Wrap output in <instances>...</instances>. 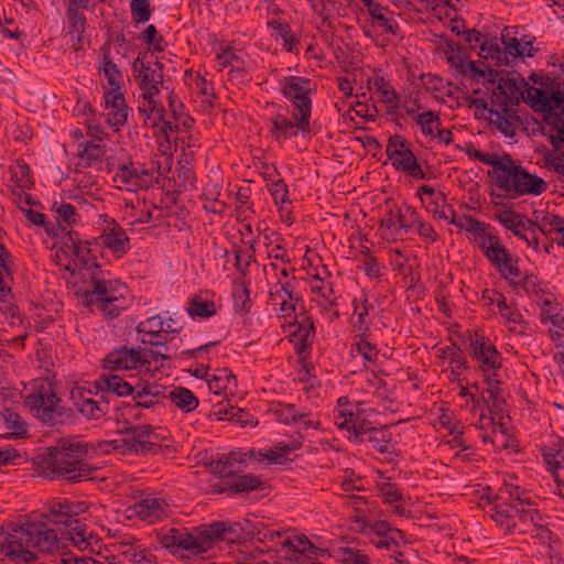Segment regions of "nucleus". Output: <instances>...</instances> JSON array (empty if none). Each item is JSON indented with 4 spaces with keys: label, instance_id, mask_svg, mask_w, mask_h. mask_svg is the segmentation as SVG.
I'll return each instance as SVG.
<instances>
[{
    "label": "nucleus",
    "instance_id": "obj_54",
    "mask_svg": "<svg viewBox=\"0 0 564 564\" xmlns=\"http://www.w3.org/2000/svg\"><path fill=\"white\" fill-rule=\"evenodd\" d=\"M230 490L242 494L250 492L262 488V481L259 477L252 475H238L228 481Z\"/></svg>",
    "mask_w": 564,
    "mask_h": 564
},
{
    "label": "nucleus",
    "instance_id": "obj_1",
    "mask_svg": "<svg viewBox=\"0 0 564 564\" xmlns=\"http://www.w3.org/2000/svg\"><path fill=\"white\" fill-rule=\"evenodd\" d=\"M65 231L61 251L68 258L65 270L79 280L84 286V299L87 304L94 301L112 300V296L127 295L128 288L118 280H111L110 273L102 270L95 256L91 254L89 242L83 241L76 231Z\"/></svg>",
    "mask_w": 564,
    "mask_h": 564
},
{
    "label": "nucleus",
    "instance_id": "obj_32",
    "mask_svg": "<svg viewBox=\"0 0 564 564\" xmlns=\"http://www.w3.org/2000/svg\"><path fill=\"white\" fill-rule=\"evenodd\" d=\"M267 26L271 31V37L276 42L281 41L282 46L286 52L297 53L300 39L295 35L286 21L273 17L268 19Z\"/></svg>",
    "mask_w": 564,
    "mask_h": 564
},
{
    "label": "nucleus",
    "instance_id": "obj_27",
    "mask_svg": "<svg viewBox=\"0 0 564 564\" xmlns=\"http://www.w3.org/2000/svg\"><path fill=\"white\" fill-rule=\"evenodd\" d=\"M495 219L514 236L524 240L528 245H531L528 231L534 228L535 224L525 216L512 209H499L495 214Z\"/></svg>",
    "mask_w": 564,
    "mask_h": 564
},
{
    "label": "nucleus",
    "instance_id": "obj_58",
    "mask_svg": "<svg viewBox=\"0 0 564 564\" xmlns=\"http://www.w3.org/2000/svg\"><path fill=\"white\" fill-rule=\"evenodd\" d=\"M218 414L220 415L221 420L234 421L241 426H254L257 424L253 416L243 409L234 406H229V409H227L224 406L218 410Z\"/></svg>",
    "mask_w": 564,
    "mask_h": 564
},
{
    "label": "nucleus",
    "instance_id": "obj_24",
    "mask_svg": "<svg viewBox=\"0 0 564 564\" xmlns=\"http://www.w3.org/2000/svg\"><path fill=\"white\" fill-rule=\"evenodd\" d=\"M459 229L464 230L467 239L477 248L486 250L497 237H499L489 224L480 221L479 219L468 216L459 224Z\"/></svg>",
    "mask_w": 564,
    "mask_h": 564
},
{
    "label": "nucleus",
    "instance_id": "obj_25",
    "mask_svg": "<svg viewBox=\"0 0 564 564\" xmlns=\"http://www.w3.org/2000/svg\"><path fill=\"white\" fill-rule=\"evenodd\" d=\"M367 86L370 91L379 95V100L386 105L388 113L395 112L400 104V95L381 69H373L372 75L367 79Z\"/></svg>",
    "mask_w": 564,
    "mask_h": 564
},
{
    "label": "nucleus",
    "instance_id": "obj_44",
    "mask_svg": "<svg viewBox=\"0 0 564 564\" xmlns=\"http://www.w3.org/2000/svg\"><path fill=\"white\" fill-rule=\"evenodd\" d=\"M543 459L550 473L556 478L564 477V440H560L556 446L545 449Z\"/></svg>",
    "mask_w": 564,
    "mask_h": 564
},
{
    "label": "nucleus",
    "instance_id": "obj_23",
    "mask_svg": "<svg viewBox=\"0 0 564 564\" xmlns=\"http://www.w3.org/2000/svg\"><path fill=\"white\" fill-rule=\"evenodd\" d=\"M106 121L116 131L128 121L129 107L122 90H107L104 93Z\"/></svg>",
    "mask_w": 564,
    "mask_h": 564
},
{
    "label": "nucleus",
    "instance_id": "obj_18",
    "mask_svg": "<svg viewBox=\"0 0 564 564\" xmlns=\"http://www.w3.org/2000/svg\"><path fill=\"white\" fill-rule=\"evenodd\" d=\"M265 539L273 541L281 539L278 542L282 551H285V557L290 560L300 561V556L307 560H316L323 550L315 546L305 535L296 533H282L280 531H269L264 534Z\"/></svg>",
    "mask_w": 564,
    "mask_h": 564
},
{
    "label": "nucleus",
    "instance_id": "obj_48",
    "mask_svg": "<svg viewBox=\"0 0 564 564\" xmlns=\"http://www.w3.org/2000/svg\"><path fill=\"white\" fill-rule=\"evenodd\" d=\"M508 53L506 46L501 48L496 41L486 39L478 54L481 58L496 61L497 66H508L510 65Z\"/></svg>",
    "mask_w": 564,
    "mask_h": 564
},
{
    "label": "nucleus",
    "instance_id": "obj_63",
    "mask_svg": "<svg viewBox=\"0 0 564 564\" xmlns=\"http://www.w3.org/2000/svg\"><path fill=\"white\" fill-rule=\"evenodd\" d=\"M52 210L56 214L57 220L65 224L67 227L75 225L79 218L76 208L64 200L54 202Z\"/></svg>",
    "mask_w": 564,
    "mask_h": 564
},
{
    "label": "nucleus",
    "instance_id": "obj_53",
    "mask_svg": "<svg viewBox=\"0 0 564 564\" xmlns=\"http://www.w3.org/2000/svg\"><path fill=\"white\" fill-rule=\"evenodd\" d=\"M334 557L339 564H371L369 556L355 547H338L334 551Z\"/></svg>",
    "mask_w": 564,
    "mask_h": 564
},
{
    "label": "nucleus",
    "instance_id": "obj_17",
    "mask_svg": "<svg viewBox=\"0 0 564 564\" xmlns=\"http://www.w3.org/2000/svg\"><path fill=\"white\" fill-rule=\"evenodd\" d=\"M269 135L276 142H283L288 139L305 135L311 132V118L291 112V117L283 112H276L270 120Z\"/></svg>",
    "mask_w": 564,
    "mask_h": 564
},
{
    "label": "nucleus",
    "instance_id": "obj_6",
    "mask_svg": "<svg viewBox=\"0 0 564 564\" xmlns=\"http://www.w3.org/2000/svg\"><path fill=\"white\" fill-rule=\"evenodd\" d=\"M88 447L80 442L63 441L48 448L42 476L72 484L94 478L95 468L86 460Z\"/></svg>",
    "mask_w": 564,
    "mask_h": 564
},
{
    "label": "nucleus",
    "instance_id": "obj_47",
    "mask_svg": "<svg viewBox=\"0 0 564 564\" xmlns=\"http://www.w3.org/2000/svg\"><path fill=\"white\" fill-rule=\"evenodd\" d=\"M94 308L100 312L104 317L113 319L129 306L127 295L112 296V300L94 301Z\"/></svg>",
    "mask_w": 564,
    "mask_h": 564
},
{
    "label": "nucleus",
    "instance_id": "obj_38",
    "mask_svg": "<svg viewBox=\"0 0 564 564\" xmlns=\"http://www.w3.org/2000/svg\"><path fill=\"white\" fill-rule=\"evenodd\" d=\"M484 382L488 386L485 390L488 397L482 395L481 401L488 403V408L490 413L498 414L502 412L505 405V398L501 394V390L499 384L501 383L500 375L499 376H489L486 375V379Z\"/></svg>",
    "mask_w": 564,
    "mask_h": 564
},
{
    "label": "nucleus",
    "instance_id": "obj_7",
    "mask_svg": "<svg viewBox=\"0 0 564 564\" xmlns=\"http://www.w3.org/2000/svg\"><path fill=\"white\" fill-rule=\"evenodd\" d=\"M23 405L33 417L48 426L65 423L72 410L63 404L55 383L48 378H36L24 384Z\"/></svg>",
    "mask_w": 564,
    "mask_h": 564
},
{
    "label": "nucleus",
    "instance_id": "obj_12",
    "mask_svg": "<svg viewBox=\"0 0 564 564\" xmlns=\"http://www.w3.org/2000/svg\"><path fill=\"white\" fill-rule=\"evenodd\" d=\"M352 523L354 530L367 536L377 549L395 551L403 540V532L384 520L372 521L366 516H355Z\"/></svg>",
    "mask_w": 564,
    "mask_h": 564
},
{
    "label": "nucleus",
    "instance_id": "obj_29",
    "mask_svg": "<svg viewBox=\"0 0 564 564\" xmlns=\"http://www.w3.org/2000/svg\"><path fill=\"white\" fill-rule=\"evenodd\" d=\"M367 9L368 14L373 20L382 33L398 35L399 24L394 18V13L387 7H383L375 0H359Z\"/></svg>",
    "mask_w": 564,
    "mask_h": 564
},
{
    "label": "nucleus",
    "instance_id": "obj_3",
    "mask_svg": "<svg viewBox=\"0 0 564 564\" xmlns=\"http://www.w3.org/2000/svg\"><path fill=\"white\" fill-rule=\"evenodd\" d=\"M243 538L240 523L213 521L193 528H170L159 534V543L172 554L184 551L188 556H199L220 542L235 543Z\"/></svg>",
    "mask_w": 564,
    "mask_h": 564
},
{
    "label": "nucleus",
    "instance_id": "obj_2",
    "mask_svg": "<svg viewBox=\"0 0 564 564\" xmlns=\"http://www.w3.org/2000/svg\"><path fill=\"white\" fill-rule=\"evenodd\" d=\"M486 513L497 528L508 534H525L534 528H543L542 514L535 508L531 492L522 488L516 478L505 481Z\"/></svg>",
    "mask_w": 564,
    "mask_h": 564
},
{
    "label": "nucleus",
    "instance_id": "obj_52",
    "mask_svg": "<svg viewBox=\"0 0 564 564\" xmlns=\"http://www.w3.org/2000/svg\"><path fill=\"white\" fill-rule=\"evenodd\" d=\"M414 121L425 137L430 138V140L435 139V132L441 127V119L437 113L433 111H424L417 113L414 117Z\"/></svg>",
    "mask_w": 564,
    "mask_h": 564
},
{
    "label": "nucleus",
    "instance_id": "obj_37",
    "mask_svg": "<svg viewBox=\"0 0 564 564\" xmlns=\"http://www.w3.org/2000/svg\"><path fill=\"white\" fill-rule=\"evenodd\" d=\"M294 349L296 354L305 352L313 344L315 327L311 317L304 316L293 330Z\"/></svg>",
    "mask_w": 564,
    "mask_h": 564
},
{
    "label": "nucleus",
    "instance_id": "obj_55",
    "mask_svg": "<svg viewBox=\"0 0 564 564\" xmlns=\"http://www.w3.org/2000/svg\"><path fill=\"white\" fill-rule=\"evenodd\" d=\"M149 397L158 404L165 398L166 388L155 382H144L135 386L133 398L142 399Z\"/></svg>",
    "mask_w": 564,
    "mask_h": 564
},
{
    "label": "nucleus",
    "instance_id": "obj_46",
    "mask_svg": "<svg viewBox=\"0 0 564 564\" xmlns=\"http://www.w3.org/2000/svg\"><path fill=\"white\" fill-rule=\"evenodd\" d=\"M451 360L448 367L443 369L451 383L460 384L464 380L463 373L468 369L466 356L462 349H452Z\"/></svg>",
    "mask_w": 564,
    "mask_h": 564
},
{
    "label": "nucleus",
    "instance_id": "obj_56",
    "mask_svg": "<svg viewBox=\"0 0 564 564\" xmlns=\"http://www.w3.org/2000/svg\"><path fill=\"white\" fill-rule=\"evenodd\" d=\"M48 521L53 524L70 527L74 520L67 518V499L53 500L48 508Z\"/></svg>",
    "mask_w": 564,
    "mask_h": 564
},
{
    "label": "nucleus",
    "instance_id": "obj_41",
    "mask_svg": "<svg viewBox=\"0 0 564 564\" xmlns=\"http://www.w3.org/2000/svg\"><path fill=\"white\" fill-rule=\"evenodd\" d=\"M377 488L382 501L392 506L394 513L400 516L404 513V507L399 503L403 501L404 495L395 484H391L388 479H384L383 481L378 482Z\"/></svg>",
    "mask_w": 564,
    "mask_h": 564
},
{
    "label": "nucleus",
    "instance_id": "obj_8",
    "mask_svg": "<svg viewBox=\"0 0 564 564\" xmlns=\"http://www.w3.org/2000/svg\"><path fill=\"white\" fill-rule=\"evenodd\" d=\"M160 354L149 351L144 346L121 345L110 350L102 360V367L110 371H134L137 375L154 377L166 365Z\"/></svg>",
    "mask_w": 564,
    "mask_h": 564
},
{
    "label": "nucleus",
    "instance_id": "obj_57",
    "mask_svg": "<svg viewBox=\"0 0 564 564\" xmlns=\"http://www.w3.org/2000/svg\"><path fill=\"white\" fill-rule=\"evenodd\" d=\"M310 286L313 293L322 296L326 301L327 306L332 307L337 305V299L333 297V284L322 279L319 274H316L311 279Z\"/></svg>",
    "mask_w": 564,
    "mask_h": 564
},
{
    "label": "nucleus",
    "instance_id": "obj_36",
    "mask_svg": "<svg viewBox=\"0 0 564 564\" xmlns=\"http://www.w3.org/2000/svg\"><path fill=\"white\" fill-rule=\"evenodd\" d=\"M303 444V437H299L290 442H279L265 453L260 452V456L267 459L269 464L281 465L289 459V455L299 449Z\"/></svg>",
    "mask_w": 564,
    "mask_h": 564
},
{
    "label": "nucleus",
    "instance_id": "obj_49",
    "mask_svg": "<svg viewBox=\"0 0 564 564\" xmlns=\"http://www.w3.org/2000/svg\"><path fill=\"white\" fill-rule=\"evenodd\" d=\"M68 20V34L70 36L72 45L75 50H80L83 46V34L86 30L87 20L83 12L66 13Z\"/></svg>",
    "mask_w": 564,
    "mask_h": 564
},
{
    "label": "nucleus",
    "instance_id": "obj_64",
    "mask_svg": "<svg viewBox=\"0 0 564 564\" xmlns=\"http://www.w3.org/2000/svg\"><path fill=\"white\" fill-rule=\"evenodd\" d=\"M535 226L544 235L555 232L558 237L564 230V218L546 213L541 218L538 217Z\"/></svg>",
    "mask_w": 564,
    "mask_h": 564
},
{
    "label": "nucleus",
    "instance_id": "obj_22",
    "mask_svg": "<svg viewBox=\"0 0 564 564\" xmlns=\"http://www.w3.org/2000/svg\"><path fill=\"white\" fill-rule=\"evenodd\" d=\"M370 411L359 408L354 412L339 413L343 420L338 423V429L348 433L347 438L356 444L366 442V436L376 426L369 420Z\"/></svg>",
    "mask_w": 564,
    "mask_h": 564
},
{
    "label": "nucleus",
    "instance_id": "obj_20",
    "mask_svg": "<svg viewBox=\"0 0 564 564\" xmlns=\"http://www.w3.org/2000/svg\"><path fill=\"white\" fill-rule=\"evenodd\" d=\"M70 399L76 410L87 420H100L109 412V401L102 393L75 387L70 391Z\"/></svg>",
    "mask_w": 564,
    "mask_h": 564
},
{
    "label": "nucleus",
    "instance_id": "obj_60",
    "mask_svg": "<svg viewBox=\"0 0 564 564\" xmlns=\"http://www.w3.org/2000/svg\"><path fill=\"white\" fill-rule=\"evenodd\" d=\"M498 312L502 318L506 319L509 330L523 334L525 333V322L522 314L506 303V308H498Z\"/></svg>",
    "mask_w": 564,
    "mask_h": 564
},
{
    "label": "nucleus",
    "instance_id": "obj_26",
    "mask_svg": "<svg viewBox=\"0 0 564 564\" xmlns=\"http://www.w3.org/2000/svg\"><path fill=\"white\" fill-rule=\"evenodd\" d=\"M272 413L279 422L288 425L295 424L302 430L319 429V421L311 412L299 411L291 403H278L272 408Z\"/></svg>",
    "mask_w": 564,
    "mask_h": 564
},
{
    "label": "nucleus",
    "instance_id": "obj_40",
    "mask_svg": "<svg viewBox=\"0 0 564 564\" xmlns=\"http://www.w3.org/2000/svg\"><path fill=\"white\" fill-rule=\"evenodd\" d=\"M97 387L104 392H110L117 394L118 397H127L134 394L135 387H132L129 382H127L123 378L117 375L104 376L97 381Z\"/></svg>",
    "mask_w": 564,
    "mask_h": 564
},
{
    "label": "nucleus",
    "instance_id": "obj_21",
    "mask_svg": "<svg viewBox=\"0 0 564 564\" xmlns=\"http://www.w3.org/2000/svg\"><path fill=\"white\" fill-rule=\"evenodd\" d=\"M124 512L127 518L137 517L148 523H155L169 517L171 510L169 502L164 498L149 494L135 501Z\"/></svg>",
    "mask_w": 564,
    "mask_h": 564
},
{
    "label": "nucleus",
    "instance_id": "obj_33",
    "mask_svg": "<svg viewBox=\"0 0 564 564\" xmlns=\"http://www.w3.org/2000/svg\"><path fill=\"white\" fill-rule=\"evenodd\" d=\"M532 36H521L520 39L516 36H509L508 34H502L501 41L507 48L510 64L516 62L517 58L532 57L536 52V48L533 45Z\"/></svg>",
    "mask_w": 564,
    "mask_h": 564
},
{
    "label": "nucleus",
    "instance_id": "obj_30",
    "mask_svg": "<svg viewBox=\"0 0 564 564\" xmlns=\"http://www.w3.org/2000/svg\"><path fill=\"white\" fill-rule=\"evenodd\" d=\"M98 69L107 78L110 86L109 90H121L123 85V75L113 62L109 42L102 44L99 50Z\"/></svg>",
    "mask_w": 564,
    "mask_h": 564
},
{
    "label": "nucleus",
    "instance_id": "obj_28",
    "mask_svg": "<svg viewBox=\"0 0 564 564\" xmlns=\"http://www.w3.org/2000/svg\"><path fill=\"white\" fill-rule=\"evenodd\" d=\"M416 210L409 205L394 206L387 210L381 225L395 231L409 232L415 226Z\"/></svg>",
    "mask_w": 564,
    "mask_h": 564
},
{
    "label": "nucleus",
    "instance_id": "obj_42",
    "mask_svg": "<svg viewBox=\"0 0 564 564\" xmlns=\"http://www.w3.org/2000/svg\"><path fill=\"white\" fill-rule=\"evenodd\" d=\"M167 399L182 412L189 413L197 409L199 400L187 388L174 387L167 393Z\"/></svg>",
    "mask_w": 564,
    "mask_h": 564
},
{
    "label": "nucleus",
    "instance_id": "obj_61",
    "mask_svg": "<svg viewBox=\"0 0 564 564\" xmlns=\"http://www.w3.org/2000/svg\"><path fill=\"white\" fill-rule=\"evenodd\" d=\"M510 110L507 107L489 110V120L507 137L513 135L514 128L510 121Z\"/></svg>",
    "mask_w": 564,
    "mask_h": 564
},
{
    "label": "nucleus",
    "instance_id": "obj_10",
    "mask_svg": "<svg viewBox=\"0 0 564 564\" xmlns=\"http://www.w3.org/2000/svg\"><path fill=\"white\" fill-rule=\"evenodd\" d=\"M163 437L158 429L151 425H137L121 430L117 437L107 442L111 449L122 454L156 453Z\"/></svg>",
    "mask_w": 564,
    "mask_h": 564
},
{
    "label": "nucleus",
    "instance_id": "obj_35",
    "mask_svg": "<svg viewBox=\"0 0 564 564\" xmlns=\"http://www.w3.org/2000/svg\"><path fill=\"white\" fill-rule=\"evenodd\" d=\"M67 528L68 538L66 539L79 551H87L99 542L98 536L88 530L85 524L80 523L79 520H74L73 524Z\"/></svg>",
    "mask_w": 564,
    "mask_h": 564
},
{
    "label": "nucleus",
    "instance_id": "obj_19",
    "mask_svg": "<svg viewBox=\"0 0 564 564\" xmlns=\"http://www.w3.org/2000/svg\"><path fill=\"white\" fill-rule=\"evenodd\" d=\"M269 301L278 317H292L297 303L301 302L300 295L295 292V278L285 281L279 279L270 288Z\"/></svg>",
    "mask_w": 564,
    "mask_h": 564
},
{
    "label": "nucleus",
    "instance_id": "obj_9",
    "mask_svg": "<svg viewBox=\"0 0 564 564\" xmlns=\"http://www.w3.org/2000/svg\"><path fill=\"white\" fill-rule=\"evenodd\" d=\"M496 184L509 198L539 196L547 189V183L542 177L516 164L510 155L502 156Z\"/></svg>",
    "mask_w": 564,
    "mask_h": 564
},
{
    "label": "nucleus",
    "instance_id": "obj_43",
    "mask_svg": "<svg viewBox=\"0 0 564 564\" xmlns=\"http://www.w3.org/2000/svg\"><path fill=\"white\" fill-rule=\"evenodd\" d=\"M488 262L501 274L506 280L516 282L520 278V270L518 268V259L514 258L510 251L505 256H498L488 260Z\"/></svg>",
    "mask_w": 564,
    "mask_h": 564
},
{
    "label": "nucleus",
    "instance_id": "obj_62",
    "mask_svg": "<svg viewBox=\"0 0 564 564\" xmlns=\"http://www.w3.org/2000/svg\"><path fill=\"white\" fill-rule=\"evenodd\" d=\"M447 61L462 75H475L479 77L485 76V72L479 69L473 61H467L458 53H451L447 56Z\"/></svg>",
    "mask_w": 564,
    "mask_h": 564
},
{
    "label": "nucleus",
    "instance_id": "obj_51",
    "mask_svg": "<svg viewBox=\"0 0 564 564\" xmlns=\"http://www.w3.org/2000/svg\"><path fill=\"white\" fill-rule=\"evenodd\" d=\"M391 438L392 435L388 426H376L366 436V442L370 443L373 449L384 454L390 451Z\"/></svg>",
    "mask_w": 564,
    "mask_h": 564
},
{
    "label": "nucleus",
    "instance_id": "obj_31",
    "mask_svg": "<svg viewBox=\"0 0 564 564\" xmlns=\"http://www.w3.org/2000/svg\"><path fill=\"white\" fill-rule=\"evenodd\" d=\"M100 238L102 245L118 258L129 250V237L126 230L115 220L107 225Z\"/></svg>",
    "mask_w": 564,
    "mask_h": 564
},
{
    "label": "nucleus",
    "instance_id": "obj_14",
    "mask_svg": "<svg viewBox=\"0 0 564 564\" xmlns=\"http://www.w3.org/2000/svg\"><path fill=\"white\" fill-rule=\"evenodd\" d=\"M468 349L484 379L486 375L499 376L502 366L501 355L488 337L478 332L469 334Z\"/></svg>",
    "mask_w": 564,
    "mask_h": 564
},
{
    "label": "nucleus",
    "instance_id": "obj_39",
    "mask_svg": "<svg viewBox=\"0 0 564 564\" xmlns=\"http://www.w3.org/2000/svg\"><path fill=\"white\" fill-rule=\"evenodd\" d=\"M417 195L424 200L423 196H427L429 207L427 209L433 213L437 219H448V214L444 209L445 194L441 191H436L430 185H422L417 189Z\"/></svg>",
    "mask_w": 564,
    "mask_h": 564
},
{
    "label": "nucleus",
    "instance_id": "obj_15",
    "mask_svg": "<svg viewBox=\"0 0 564 564\" xmlns=\"http://www.w3.org/2000/svg\"><path fill=\"white\" fill-rule=\"evenodd\" d=\"M386 153L388 159L391 161L392 166L397 171L406 173L409 176L415 180L429 178L427 174L417 163V160L410 149L409 143L402 135L394 134L389 138L388 144L386 147Z\"/></svg>",
    "mask_w": 564,
    "mask_h": 564
},
{
    "label": "nucleus",
    "instance_id": "obj_16",
    "mask_svg": "<svg viewBox=\"0 0 564 564\" xmlns=\"http://www.w3.org/2000/svg\"><path fill=\"white\" fill-rule=\"evenodd\" d=\"M314 85L311 79L301 76H286L280 80V90L299 115L312 117V93Z\"/></svg>",
    "mask_w": 564,
    "mask_h": 564
},
{
    "label": "nucleus",
    "instance_id": "obj_13",
    "mask_svg": "<svg viewBox=\"0 0 564 564\" xmlns=\"http://www.w3.org/2000/svg\"><path fill=\"white\" fill-rule=\"evenodd\" d=\"M135 332L141 345L147 347L149 351L160 354L159 359L161 361L166 365L172 359L174 351L169 345L171 339H166L160 314L139 322Z\"/></svg>",
    "mask_w": 564,
    "mask_h": 564
},
{
    "label": "nucleus",
    "instance_id": "obj_5",
    "mask_svg": "<svg viewBox=\"0 0 564 564\" xmlns=\"http://www.w3.org/2000/svg\"><path fill=\"white\" fill-rule=\"evenodd\" d=\"M147 53H139L131 64L132 75L141 91L138 98V111L145 123L156 127L163 120L165 108L160 100L164 79V65L156 61H147Z\"/></svg>",
    "mask_w": 564,
    "mask_h": 564
},
{
    "label": "nucleus",
    "instance_id": "obj_4",
    "mask_svg": "<svg viewBox=\"0 0 564 564\" xmlns=\"http://www.w3.org/2000/svg\"><path fill=\"white\" fill-rule=\"evenodd\" d=\"M62 536L48 521V516L29 521L8 533L0 542V556L22 564L32 563L37 553H52L59 550Z\"/></svg>",
    "mask_w": 564,
    "mask_h": 564
},
{
    "label": "nucleus",
    "instance_id": "obj_34",
    "mask_svg": "<svg viewBox=\"0 0 564 564\" xmlns=\"http://www.w3.org/2000/svg\"><path fill=\"white\" fill-rule=\"evenodd\" d=\"M186 312L193 319H207L216 315L217 308L207 292H199L188 300Z\"/></svg>",
    "mask_w": 564,
    "mask_h": 564
},
{
    "label": "nucleus",
    "instance_id": "obj_45",
    "mask_svg": "<svg viewBox=\"0 0 564 564\" xmlns=\"http://www.w3.org/2000/svg\"><path fill=\"white\" fill-rule=\"evenodd\" d=\"M221 186L219 184H208L204 187L200 195L203 207L207 213L223 215L226 210V203L219 200Z\"/></svg>",
    "mask_w": 564,
    "mask_h": 564
},
{
    "label": "nucleus",
    "instance_id": "obj_11",
    "mask_svg": "<svg viewBox=\"0 0 564 564\" xmlns=\"http://www.w3.org/2000/svg\"><path fill=\"white\" fill-rule=\"evenodd\" d=\"M161 161L152 162L151 169L139 170L132 163L121 164L117 167L113 182L118 187H124L129 192H138L148 189L153 181L164 175L172 164V158L165 153H161Z\"/></svg>",
    "mask_w": 564,
    "mask_h": 564
},
{
    "label": "nucleus",
    "instance_id": "obj_59",
    "mask_svg": "<svg viewBox=\"0 0 564 564\" xmlns=\"http://www.w3.org/2000/svg\"><path fill=\"white\" fill-rule=\"evenodd\" d=\"M352 351L362 356L364 360L370 364L377 360L379 354L377 346L369 341L365 333L355 336Z\"/></svg>",
    "mask_w": 564,
    "mask_h": 564
},
{
    "label": "nucleus",
    "instance_id": "obj_50",
    "mask_svg": "<svg viewBox=\"0 0 564 564\" xmlns=\"http://www.w3.org/2000/svg\"><path fill=\"white\" fill-rule=\"evenodd\" d=\"M80 147H83V149L78 152V158L80 164L84 166H91L100 162L106 154V145L100 142L89 141L85 144H80Z\"/></svg>",
    "mask_w": 564,
    "mask_h": 564
}]
</instances>
